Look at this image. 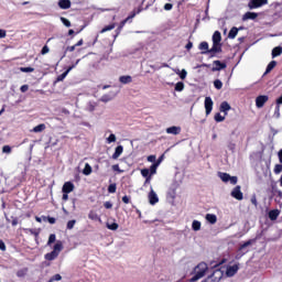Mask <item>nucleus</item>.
I'll use <instances>...</instances> for the list:
<instances>
[{
    "mask_svg": "<svg viewBox=\"0 0 282 282\" xmlns=\"http://www.w3.org/2000/svg\"><path fill=\"white\" fill-rule=\"evenodd\" d=\"M63 252V242L61 240H57V242L54 245L53 250L44 256V259L46 261H54L58 259V256Z\"/></svg>",
    "mask_w": 282,
    "mask_h": 282,
    "instance_id": "nucleus-1",
    "label": "nucleus"
},
{
    "mask_svg": "<svg viewBox=\"0 0 282 282\" xmlns=\"http://www.w3.org/2000/svg\"><path fill=\"white\" fill-rule=\"evenodd\" d=\"M207 270H208V264H206L205 262L198 263L194 269L195 274L191 278L189 281L191 282L199 281V279L206 275Z\"/></svg>",
    "mask_w": 282,
    "mask_h": 282,
    "instance_id": "nucleus-2",
    "label": "nucleus"
},
{
    "mask_svg": "<svg viewBox=\"0 0 282 282\" xmlns=\"http://www.w3.org/2000/svg\"><path fill=\"white\" fill-rule=\"evenodd\" d=\"M140 12H142V9H134L124 20H122L120 22V28H124V25H127V23H133V19H135L137 14H140Z\"/></svg>",
    "mask_w": 282,
    "mask_h": 282,
    "instance_id": "nucleus-3",
    "label": "nucleus"
},
{
    "mask_svg": "<svg viewBox=\"0 0 282 282\" xmlns=\"http://www.w3.org/2000/svg\"><path fill=\"white\" fill-rule=\"evenodd\" d=\"M80 63V59H77L76 63H74L73 65L68 66V68L62 73L61 75L57 76L56 78V83H62V80H65V78H67V74H69V72H72V69L76 68V66Z\"/></svg>",
    "mask_w": 282,
    "mask_h": 282,
    "instance_id": "nucleus-4",
    "label": "nucleus"
},
{
    "mask_svg": "<svg viewBox=\"0 0 282 282\" xmlns=\"http://www.w3.org/2000/svg\"><path fill=\"white\" fill-rule=\"evenodd\" d=\"M270 100V97L268 95H260L256 98V107L258 109H262V107H265V102Z\"/></svg>",
    "mask_w": 282,
    "mask_h": 282,
    "instance_id": "nucleus-5",
    "label": "nucleus"
},
{
    "mask_svg": "<svg viewBox=\"0 0 282 282\" xmlns=\"http://www.w3.org/2000/svg\"><path fill=\"white\" fill-rule=\"evenodd\" d=\"M248 6L250 10H254L257 8H261L262 6H268V0H250Z\"/></svg>",
    "mask_w": 282,
    "mask_h": 282,
    "instance_id": "nucleus-6",
    "label": "nucleus"
},
{
    "mask_svg": "<svg viewBox=\"0 0 282 282\" xmlns=\"http://www.w3.org/2000/svg\"><path fill=\"white\" fill-rule=\"evenodd\" d=\"M214 67L212 68V72H221V69H226L228 65L226 62H221L219 59H216L213 62Z\"/></svg>",
    "mask_w": 282,
    "mask_h": 282,
    "instance_id": "nucleus-7",
    "label": "nucleus"
},
{
    "mask_svg": "<svg viewBox=\"0 0 282 282\" xmlns=\"http://www.w3.org/2000/svg\"><path fill=\"white\" fill-rule=\"evenodd\" d=\"M231 197H234V199H238V202H241V199H243V193L241 192V186L238 185L232 189Z\"/></svg>",
    "mask_w": 282,
    "mask_h": 282,
    "instance_id": "nucleus-8",
    "label": "nucleus"
},
{
    "mask_svg": "<svg viewBox=\"0 0 282 282\" xmlns=\"http://www.w3.org/2000/svg\"><path fill=\"white\" fill-rule=\"evenodd\" d=\"M239 272V264L229 265L226 269V276H235Z\"/></svg>",
    "mask_w": 282,
    "mask_h": 282,
    "instance_id": "nucleus-9",
    "label": "nucleus"
},
{
    "mask_svg": "<svg viewBox=\"0 0 282 282\" xmlns=\"http://www.w3.org/2000/svg\"><path fill=\"white\" fill-rule=\"evenodd\" d=\"M213 98L210 97H206L205 98V111H206V116H210L212 111H213Z\"/></svg>",
    "mask_w": 282,
    "mask_h": 282,
    "instance_id": "nucleus-10",
    "label": "nucleus"
},
{
    "mask_svg": "<svg viewBox=\"0 0 282 282\" xmlns=\"http://www.w3.org/2000/svg\"><path fill=\"white\" fill-rule=\"evenodd\" d=\"M221 52V43H213L212 48L209 50L210 58L215 57V54Z\"/></svg>",
    "mask_w": 282,
    "mask_h": 282,
    "instance_id": "nucleus-11",
    "label": "nucleus"
},
{
    "mask_svg": "<svg viewBox=\"0 0 282 282\" xmlns=\"http://www.w3.org/2000/svg\"><path fill=\"white\" fill-rule=\"evenodd\" d=\"M148 197H149V203L151 204V206H155V204H158V202H160L158 194L153 189L150 191Z\"/></svg>",
    "mask_w": 282,
    "mask_h": 282,
    "instance_id": "nucleus-12",
    "label": "nucleus"
},
{
    "mask_svg": "<svg viewBox=\"0 0 282 282\" xmlns=\"http://www.w3.org/2000/svg\"><path fill=\"white\" fill-rule=\"evenodd\" d=\"M74 188H75L74 183L65 182L63 187H62V192L63 193H68V194L74 193Z\"/></svg>",
    "mask_w": 282,
    "mask_h": 282,
    "instance_id": "nucleus-13",
    "label": "nucleus"
},
{
    "mask_svg": "<svg viewBox=\"0 0 282 282\" xmlns=\"http://www.w3.org/2000/svg\"><path fill=\"white\" fill-rule=\"evenodd\" d=\"M257 17H259L258 13L248 11L242 15V21H254Z\"/></svg>",
    "mask_w": 282,
    "mask_h": 282,
    "instance_id": "nucleus-14",
    "label": "nucleus"
},
{
    "mask_svg": "<svg viewBox=\"0 0 282 282\" xmlns=\"http://www.w3.org/2000/svg\"><path fill=\"white\" fill-rule=\"evenodd\" d=\"M230 109H232V107H230V104H228V101H223L220 104V108L219 110L225 113V116H228V111H230Z\"/></svg>",
    "mask_w": 282,
    "mask_h": 282,
    "instance_id": "nucleus-15",
    "label": "nucleus"
},
{
    "mask_svg": "<svg viewBox=\"0 0 282 282\" xmlns=\"http://www.w3.org/2000/svg\"><path fill=\"white\" fill-rule=\"evenodd\" d=\"M58 6L61 10H69L72 8V1L70 0H59Z\"/></svg>",
    "mask_w": 282,
    "mask_h": 282,
    "instance_id": "nucleus-16",
    "label": "nucleus"
},
{
    "mask_svg": "<svg viewBox=\"0 0 282 282\" xmlns=\"http://www.w3.org/2000/svg\"><path fill=\"white\" fill-rule=\"evenodd\" d=\"M279 215H281V210L272 209V210L269 212V219L271 221H276V219H279Z\"/></svg>",
    "mask_w": 282,
    "mask_h": 282,
    "instance_id": "nucleus-17",
    "label": "nucleus"
},
{
    "mask_svg": "<svg viewBox=\"0 0 282 282\" xmlns=\"http://www.w3.org/2000/svg\"><path fill=\"white\" fill-rule=\"evenodd\" d=\"M119 83H121V85H129V83H133V77H131V75L120 76Z\"/></svg>",
    "mask_w": 282,
    "mask_h": 282,
    "instance_id": "nucleus-18",
    "label": "nucleus"
},
{
    "mask_svg": "<svg viewBox=\"0 0 282 282\" xmlns=\"http://www.w3.org/2000/svg\"><path fill=\"white\" fill-rule=\"evenodd\" d=\"M198 50H200V54H210V50L208 48V42H202L198 45Z\"/></svg>",
    "mask_w": 282,
    "mask_h": 282,
    "instance_id": "nucleus-19",
    "label": "nucleus"
},
{
    "mask_svg": "<svg viewBox=\"0 0 282 282\" xmlns=\"http://www.w3.org/2000/svg\"><path fill=\"white\" fill-rule=\"evenodd\" d=\"M181 131H182V128L175 127V126L166 129V133H170L172 135H180Z\"/></svg>",
    "mask_w": 282,
    "mask_h": 282,
    "instance_id": "nucleus-20",
    "label": "nucleus"
},
{
    "mask_svg": "<svg viewBox=\"0 0 282 282\" xmlns=\"http://www.w3.org/2000/svg\"><path fill=\"white\" fill-rule=\"evenodd\" d=\"M123 151H124V148L122 145H118L115 150V153L112 154V160H118V158L122 155Z\"/></svg>",
    "mask_w": 282,
    "mask_h": 282,
    "instance_id": "nucleus-21",
    "label": "nucleus"
},
{
    "mask_svg": "<svg viewBox=\"0 0 282 282\" xmlns=\"http://www.w3.org/2000/svg\"><path fill=\"white\" fill-rule=\"evenodd\" d=\"M45 129H47V127L45 126V123H40L37 126H35L32 131L33 133H43V131H45Z\"/></svg>",
    "mask_w": 282,
    "mask_h": 282,
    "instance_id": "nucleus-22",
    "label": "nucleus"
},
{
    "mask_svg": "<svg viewBox=\"0 0 282 282\" xmlns=\"http://www.w3.org/2000/svg\"><path fill=\"white\" fill-rule=\"evenodd\" d=\"M237 34H239V29L232 26L228 33V39H237Z\"/></svg>",
    "mask_w": 282,
    "mask_h": 282,
    "instance_id": "nucleus-23",
    "label": "nucleus"
},
{
    "mask_svg": "<svg viewBox=\"0 0 282 282\" xmlns=\"http://www.w3.org/2000/svg\"><path fill=\"white\" fill-rule=\"evenodd\" d=\"M252 243H254V240L250 239V240L246 241L245 243L240 245L238 248V252H243V250H246V248H248V246H252Z\"/></svg>",
    "mask_w": 282,
    "mask_h": 282,
    "instance_id": "nucleus-24",
    "label": "nucleus"
},
{
    "mask_svg": "<svg viewBox=\"0 0 282 282\" xmlns=\"http://www.w3.org/2000/svg\"><path fill=\"white\" fill-rule=\"evenodd\" d=\"M282 54V47L281 46H275L272 50V58H276V56H281Z\"/></svg>",
    "mask_w": 282,
    "mask_h": 282,
    "instance_id": "nucleus-25",
    "label": "nucleus"
},
{
    "mask_svg": "<svg viewBox=\"0 0 282 282\" xmlns=\"http://www.w3.org/2000/svg\"><path fill=\"white\" fill-rule=\"evenodd\" d=\"M213 43H221V33L219 31L213 34Z\"/></svg>",
    "mask_w": 282,
    "mask_h": 282,
    "instance_id": "nucleus-26",
    "label": "nucleus"
},
{
    "mask_svg": "<svg viewBox=\"0 0 282 282\" xmlns=\"http://www.w3.org/2000/svg\"><path fill=\"white\" fill-rule=\"evenodd\" d=\"M206 219L209 224H217V216L215 214H207Z\"/></svg>",
    "mask_w": 282,
    "mask_h": 282,
    "instance_id": "nucleus-27",
    "label": "nucleus"
},
{
    "mask_svg": "<svg viewBox=\"0 0 282 282\" xmlns=\"http://www.w3.org/2000/svg\"><path fill=\"white\" fill-rule=\"evenodd\" d=\"M274 67H276V61H271V62L268 64L264 74H270V72H272V69H274Z\"/></svg>",
    "mask_w": 282,
    "mask_h": 282,
    "instance_id": "nucleus-28",
    "label": "nucleus"
},
{
    "mask_svg": "<svg viewBox=\"0 0 282 282\" xmlns=\"http://www.w3.org/2000/svg\"><path fill=\"white\" fill-rule=\"evenodd\" d=\"M116 29V23H111L101 29L100 34H105V32H111V30Z\"/></svg>",
    "mask_w": 282,
    "mask_h": 282,
    "instance_id": "nucleus-29",
    "label": "nucleus"
},
{
    "mask_svg": "<svg viewBox=\"0 0 282 282\" xmlns=\"http://www.w3.org/2000/svg\"><path fill=\"white\" fill-rule=\"evenodd\" d=\"M26 275H28V268L20 269L17 272V276H19V279H23V276H26Z\"/></svg>",
    "mask_w": 282,
    "mask_h": 282,
    "instance_id": "nucleus-30",
    "label": "nucleus"
},
{
    "mask_svg": "<svg viewBox=\"0 0 282 282\" xmlns=\"http://www.w3.org/2000/svg\"><path fill=\"white\" fill-rule=\"evenodd\" d=\"M192 229L195 231L202 230V223L199 220H194L192 223Z\"/></svg>",
    "mask_w": 282,
    "mask_h": 282,
    "instance_id": "nucleus-31",
    "label": "nucleus"
},
{
    "mask_svg": "<svg viewBox=\"0 0 282 282\" xmlns=\"http://www.w3.org/2000/svg\"><path fill=\"white\" fill-rule=\"evenodd\" d=\"M219 177L223 182H230V174L220 172Z\"/></svg>",
    "mask_w": 282,
    "mask_h": 282,
    "instance_id": "nucleus-32",
    "label": "nucleus"
},
{
    "mask_svg": "<svg viewBox=\"0 0 282 282\" xmlns=\"http://www.w3.org/2000/svg\"><path fill=\"white\" fill-rule=\"evenodd\" d=\"M91 165H89V163H86L85 164V167H84V170H83V174L84 175H91Z\"/></svg>",
    "mask_w": 282,
    "mask_h": 282,
    "instance_id": "nucleus-33",
    "label": "nucleus"
},
{
    "mask_svg": "<svg viewBox=\"0 0 282 282\" xmlns=\"http://www.w3.org/2000/svg\"><path fill=\"white\" fill-rule=\"evenodd\" d=\"M158 166H159V163H153L149 171H150V175H155V173H158Z\"/></svg>",
    "mask_w": 282,
    "mask_h": 282,
    "instance_id": "nucleus-34",
    "label": "nucleus"
},
{
    "mask_svg": "<svg viewBox=\"0 0 282 282\" xmlns=\"http://www.w3.org/2000/svg\"><path fill=\"white\" fill-rule=\"evenodd\" d=\"M214 120L216 122H224L226 120V117L221 116V113L217 112L214 117Z\"/></svg>",
    "mask_w": 282,
    "mask_h": 282,
    "instance_id": "nucleus-35",
    "label": "nucleus"
},
{
    "mask_svg": "<svg viewBox=\"0 0 282 282\" xmlns=\"http://www.w3.org/2000/svg\"><path fill=\"white\" fill-rule=\"evenodd\" d=\"M76 50V44H74L73 46H67L64 51V55L62 56V58H65V56H67V52H74Z\"/></svg>",
    "mask_w": 282,
    "mask_h": 282,
    "instance_id": "nucleus-36",
    "label": "nucleus"
},
{
    "mask_svg": "<svg viewBox=\"0 0 282 282\" xmlns=\"http://www.w3.org/2000/svg\"><path fill=\"white\" fill-rule=\"evenodd\" d=\"M175 91H184V83L183 82H178L175 85Z\"/></svg>",
    "mask_w": 282,
    "mask_h": 282,
    "instance_id": "nucleus-37",
    "label": "nucleus"
},
{
    "mask_svg": "<svg viewBox=\"0 0 282 282\" xmlns=\"http://www.w3.org/2000/svg\"><path fill=\"white\" fill-rule=\"evenodd\" d=\"M54 242H56V234H51L48 237L47 246H52Z\"/></svg>",
    "mask_w": 282,
    "mask_h": 282,
    "instance_id": "nucleus-38",
    "label": "nucleus"
},
{
    "mask_svg": "<svg viewBox=\"0 0 282 282\" xmlns=\"http://www.w3.org/2000/svg\"><path fill=\"white\" fill-rule=\"evenodd\" d=\"M281 172H282V164H275L273 173L275 175H279V174H281Z\"/></svg>",
    "mask_w": 282,
    "mask_h": 282,
    "instance_id": "nucleus-39",
    "label": "nucleus"
},
{
    "mask_svg": "<svg viewBox=\"0 0 282 282\" xmlns=\"http://www.w3.org/2000/svg\"><path fill=\"white\" fill-rule=\"evenodd\" d=\"M214 87L215 89H221V87H224V83H221L219 79H216L214 80Z\"/></svg>",
    "mask_w": 282,
    "mask_h": 282,
    "instance_id": "nucleus-40",
    "label": "nucleus"
},
{
    "mask_svg": "<svg viewBox=\"0 0 282 282\" xmlns=\"http://www.w3.org/2000/svg\"><path fill=\"white\" fill-rule=\"evenodd\" d=\"M74 226H76V219L69 220L66 225L67 230L74 229Z\"/></svg>",
    "mask_w": 282,
    "mask_h": 282,
    "instance_id": "nucleus-41",
    "label": "nucleus"
},
{
    "mask_svg": "<svg viewBox=\"0 0 282 282\" xmlns=\"http://www.w3.org/2000/svg\"><path fill=\"white\" fill-rule=\"evenodd\" d=\"M141 175H142V177H145V178L151 177V173H150L149 169H142Z\"/></svg>",
    "mask_w": 282,
    "mask_h": 282,
    "instance_id": "nucleus-42",
    "label": "nucleus"
},
{
    "mask_svg": "<svg viewBox=\"0 0 282 282\" xmlns=\"http://www.w3.org/2000/svg\"><path fill=\"white\" fill-rule=\"evenodd\" d=\"M117 188H118V187H117L116 183H112V184H110V185L108 186V193L113 194V193H116Z\"/></svg>",
    "mask_w": 282,
    "mask_h": 282,
    "instance_id": "nucleus-43",
    "label": "nucleus"
},
{
    "mask_svg": "<svg viewBox=\"0 0 282 282\" xmlns=\"http://www.w3.org/2000/svg\"><path fill=\"white\" fill-rule=\"evenodd\" d=\"M118 224L117 223H112V224H107V229L108 230H118Z\"/></svg>",
    "mask_w": 282,
    "mask_h": 282,
    "instance_id": "nucleus-44",
    "label": "nucleus"
},
{
    "mask_svg": "<svg viewBox=\"0 0 282 282\" xmlns=\"http://www.w3.org/2000/svg\"><path fill=\"white\" fill-rule=\"evenodd\" d=\"M178 76L181 80H185L186 76H188V73L186 72V69H182V72L178 73Z\"/></svg>",
    "mask_w": 282,
    "mask_h": 282,
    "instance_id": "nucleus-45",
    "label": "nucleus"
},
{
    "mask_svg": "<svg viewBox=\"0 0 282 282\" xmlns=\"http://www.w3.org/2000/svg\"><path fill=\"white\" fill-rule=\"evenodd\" d=\"M20 70L23 72L24 74H30L34 72V67H21Z\"/></svg>",
    "mask_w": 282,
    "mask_h": 282,
    "instance_id": "nucleus-46",
    "label": "nucleus"
},
{
    "mask_svg": "<svg viewBox=\"0 0 282 282\" xmlns=\"http://www.w3.org/2000/svg\"><path fill=\"white\" fill-rule=\"evenodd\" d=\"M61 21H62L63 25H65L66 28H72V22H69L68 19L61 18Z\"/></svg>",
    "mask_w": 282,
    "mask_h": 282,
    "instance_id": "nucleus-47",
    "label": "nucleus"
},
{
    "mask_svg": "<svg viewBox=\"0 0 282 282\" xmlns=\"http://www.w3.org/2000/svg\"><path fill=\"white\" fill-rule=\"evenodd\" d=\"M63 276L61 274H55L50 279V282H54V281H62Z\"/></svg>",
    "mask_w": 282,
    "mask_h": 282,
    "instance_id": "nucleus-48",
    "label": "nucleus"
},
{
    "mask_svg": "<svg viewBox=\"0 0 282 282\" xmlns=\"http://www.w3.org/2000/svg\"><path fill=\"white\" fill-rule=\"evenodd\" d=\"M88 218H90L93 221H96V219H98V214H96V212H90L88 214Z\"/></svg>",
    "mask_w": 282,
    "mask_h": 282,
    "instance_id": "nucleus-49",
    "label": "nucleus"
},
{
    "mask_svg": "<svg viewBox=\"0 0 282 282\" xmlns=\"http://www.w3.org/2000/svg\"><path fill=\"white\" fill-rule=\"evenodd\" d=\"M42 56H45V54H50V46L44 45L41 50Z\"/></svg>",
    "mask_w": 282,
    "mask_h": 282,
    "instance_id": "nucleus-50",
    "label": "nucleus"
},
{
    "mask_svg": "<svg viewBox=\"0 0 282 282\" xmlns=\"http://www.w3.org/2000/svg\"><path fill=\"white\" fill-rule=\"evenodd\" d=\"M274 116L276 118H281V107L280 106H275Z\"/></svg>",
    "mask_w": 282,
    "mask_h": 282,
    "instance_id": "nucleus-51",
    "label": "nucleus"
},
{
    "mask_svg": "<svg viewBox=\"0 0 282 282\" xmlns=\"http://www.w3.org/2000/svg\"><path fill=\"white\" fill-rule=\"evenodd\" d=\"M2 152H3V153H12V148H11L10 145H4V147L2 148Z\"/></svg>",
    "mask_w": 282,
    "mask_h": 282,
    "instance_id": "nucleus-52",
    "label": "nucleus"
},
{
    "mask_svg": "<svg viewBox=\"0 0 282 282\" xmlns=\"http://www.w3.org/2000/svg\"><path fill=\"white\" fill-rule=\"evenodd\" d=\"M111 100V97L109 95L101 96V102H109Z\"/></svg>",
    "mask_w": 282,
    "mask_h": 282,
    "instance_id": "nucleus-53",
    "label": "nucleus"
},
{
    "mask_svg": "<svg viewBox=\"0 0 282 282\" xmlns=\"http://www.w3.org/2000/svg\"><path fill=\"white\" fill-rule=\"evenodd\" d=\"M108 143L111 144V142H116V134L111 133L108 139H107Z\"/></svg>",
    "mask_w": 282,
    "mask_h": 282,
    "instance_id": "nucleus-54",
    "label": "nucleus"
},
{
    "mask_svg": "<svg viewBox=\"0 0 282 282\" xmlns=\"http://www.w3.org/2000/svg\"><path fill=\"white\" fill-rule=\"evenodd\" d=\"M28 230L35 237V239H39L40 231H37L35 229H28Z\"/></svg>",
    "mask_w": 282,
    "mask_h": 282,
    "instance_id": "nucleus-55",
    "label": "nucleus"
},
{
    "mask_svg": "<svg viewBox=\"0 0 282 282\" xmlns=\"http://www.w3.org/2000/svg\"><path fill=\"white\" fill-rule=\"evenodd\" d=\"M123 204H131V196H123L122 198Z\"/></svg>",
    "mask_w": 282,
    "mask_h": 282,
    "instance_id": "nucleus-56",
    "label": "nucleus"
},
{
    "mask_svg": "<svg viewBox=\"0 0 282 282\" xmlns=\"http://www.w3.org/2000/svg\"><path fill=\"white\" fill-rule=\"evenodd\" d=\"M104 206H105V208H107V210L113 208V204L111 202L104 203Z\"/></svg>",
    "mask_w": 282,
    "mask_h": 282,
    "instance_id": "nucleus-57",
    "label": "nucleus"
},
{
    "mask_svg": "<svg viewBox=\"0 0 282 282\" xmlns=\"http://www.w3.org/2000/svg\"><path fill=\"white\" fill-rule=\"evenodd\" d=\"M112 171H115L117 173H122V170H120V165L119 164L112 165Z\"/></svg>",
    "mask_w": 282,
    "mask_h": 282,
    "instance_id": "nucleus-58",
    "label": "nucleus"
},
{
    "mask_svg": "<svg viewBox=\"0 0 282 282\" xmlns=\"http://www.w3.org/2000/svg\"><path fill=\"white\" fill-rule=\"evenodd\" d=\"M28 89H30V86H28V85H22V86L20 87V91H21L22 94H25V91H28Z\"/></svg>",
    "mask_w": 282,
    "mask_h": 282,
    "instance_id": "nucleus-59",
    "label": "nucleus"
},
{
    "mask_svg": "<svg viewBox=\"0 0 282 282\" xmlns=\"http://www.w3.org/2000/svg\"><path fill=\"white\" fill-rule=\"evenodd\" d=\"M0 250L2 252H6V250H7L6 242H3V240H1V239H0Z\"/></svg>",
    "mask_w": 282,
    "mask_h": 282,
    "instance_id": "nucleus-60",
    "label": "nucleus"
},
{
    "mask_svg": "<svg viewBox=\"0 0 282 282\" xmlns=\"http://www.w3.org/2000/svg\"><path fill=\"white\" fill-rule=\"evenodd\" d=\"M164 10H166V11L173 10V3H165L164 4Z\"/></svg>",
    "mask_w": 282,
    "mask_h": 282,
    "instance_id": "nucleus-61",
    "label": "nucleus"
},
{
    "mask_svg": "<svg viewBox=\"0 0 282 282\" xmlns=\"http://www.w3.org/2000/svg\"><path fill=\"white\" fill-rule=\"evenodd\" d=\"M229 182H230V184H232L235 186V184H237V182H238L237 176H230Z\"/></svg>",
    "mask_w": 282,
    "mask_h": 282,
    "instance_id": "nucleus-62",
    "label": "nucleus"
},
{
    "mask_svg": "<svg viewBox=\"0 0 282 282\" xmlns=\"http://www.w3.org/2000/svg\"><path fill=\"white\" fill-rule=\"evenodd\" d=\"M282 105V95L275 100V107H281Z\"/></svg>",
    "mask_w": 282,
    "mask_h": 282,
    "instance_id": "nucleus-63",
    "label": "nucleus"
},
{
    "mask_svg": "<svg viewBox=\"0 0 282 282\" xmlns=\"http://www.w3.org/2000/svg\"><path fill=\"white\" fill-rule=\"evenodd\" d=\"M148 162H153L155 164V155H149Z\"/></svg>",
    "mask_w": 282,
    "mask_h": 282,
    "instance_id": "nucleus-64",
    "label": "nucleus"
}]
</instances>
